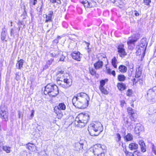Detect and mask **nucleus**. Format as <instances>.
I'll return each instance as SVG.
<instances>
[{"label": "nucleus", "instance_id": "f257e3e1", "mask_svg": "<svg viewBox=\"0 0 156 156\" xmlns=\"http://www.w3.org/2000/svg\"><path fill=\"white\" fill-rule=\"evenodd\" d=\"M90 98L86 94L81 92L78 93L76 96L73 97L72 102L73 105L76 107L80 109H83L86 106H88Z\"/></svg>", "mask_w": 156, "mask_h": 156}, {"label": "nucleus", "instance_id": "f03ea898", "mask_svg": "<svg viewBox=\"0 0 156 156\" xmlns=\"http://www.w3.org/2000/svg\"><path fill=\"white\" fill-rule=\"evenodd\" d=\"M88 130L90 135L97 136L102 131V126L100 122H94L89 126Z\"/></svg>", "mask_w": 156, "mask_h": 156}, {"label": "nucleus", "instance_id": "7ed1b4c3", "mask_svg": "<svg viewBox=\"0 0 156 156\" xmlns=\"http://www.w3.org/2000/svg\"><path fill=\"white\" fill-rule=\"evenodd\" d=\"M89 119V116L88 114L80 113L76 118L75 124L78 127H84L87 124Z\"/></svg>", "mask_w": 156, "mask_h": 156}, {"label": "nucleus", "instance_id": "20e7f679", "mask_svg": "<svg viewBox=\"0 0 156 156\" xmlns=\"http://www.w3.org/2000/svg\"><path fill=\"white\" fill-rule=\"evenodd\" d=\"M148 101L151 104L156 102V87L149 89L145 95Z\"/></svg>", "mask_w": 156, "mask_h": 156}, {"label": "nucleus", "instance_id": "39448f33", "mask_svg": "<svg viewBox=\"0 0 156 156\" xmlns=\"http://www.w3.org/2000/svg\"><path fill=\"white\" fill-rule=\"evenodd\" d=\"M141 43L140 45L137 47V50L136 53L139 55L142 54L144 55L145 54V51L146 49L147 43L146 41V38H143L141 41Z\"/></svg>", "mask_w": 156, "mask_h": 156}, {"label": "nucleus", "instance_id": "423d86ee", "mask_svg": "<svg viewBox=\"0 0 156 156\" xmlns=\"http://www.w3.org/2000/svg\"><path fill=\"white\" fill-rule=\"evenodd\" d=\"M98 58V61L94 64V67L96 69H98L102 68L103 62L102 60H107L106 55H100Z\"/></svg>", "mask_w": 156, "mask_h": 156}, {"label": "nucleus", "instance_id": "0eeeda50", "mask_svg": "<svg viewBox=\"0 0 156 156\" xmlns=\"http://www.w3.org/2000/svg\"><path fill=\"white\" fill-rule=\"evenodd\" d=\"M57 76V81L58 84V82L61 83L64 80L66 77L68 76V74L65 73L63 70L58 71L56 74Z\"/></svg>", "mask_w": 156, "mask_h": 156}, {"label": "nucleus", "instance_id": "6e6552de", "mask_svg": "<svg viewBox=\"0 0 156 156\" xmlns=\"http://www.w3.org/2000/svg\"><path fill=\"white\" fill-rule=\"evenodd\" d=\"M72 80L69 78L68 76L66 77L64 80L63 81L62 83H60L58 82V85L65 89H67L70 87L72 85Z\"/></svg>", "mask_w": 156, "mask_h": 156}, {"label": "nucleus", "instance_id": "1a4fd4ad", "mask_svg": "<svg viewBox=\"0 0 156 156\" xmlns=\"http://www.w3.org/2000/svg\"><path fill=\"white\" fill-rule=\"evenodd\" d=\"M0 117L4 121H7L8 119V112H6L4 108V105H1L0 106Z\"/></svg>", "mask_w": 156, "mask_h": 156}, {"label": "nucleus", "instance_id": "9d476101", "mask_svg": "<svg viewBox=\"0 0 156 156\" xmlns=\"http://www.w3.org/2000/svg\"><path fill=\"white\" fill-rule=\"evenodd\" d=\"M118 51L120 56L123 58L126 55V53L125 51L123 44H120L119 45L117 48Z\"/></svg>", "mask_w": 156, "mask_h": 156}, {"label": "nucleus", "instance_id": "9b49d317", "mask_svg": "<svg viewBox=\"0 0 156 156\" xmlns=\"http://www.w3.org/2000/svg\"><path fill=\"white\" fill-rule=\"evenodd\" d=\"M55 85V84L52 83L48 84L44 87V94L46 95H48L50 96V93L53 87V86Z\"/></svg>", "mask_w": 156, "mask_h": 156}, {"label": "nucleus", "instance_id": "f8f14e48", "mask_svg": "<svg viewBox=\"0 0 156 156\" xmlns=\"http://www.w3.org/2000/svg\"><path fill=\"white\" fill-rule=\"evenodd\" d=\"M50 97L51 98L56 97L59 93V90L58 87L55 85L53 86V87L50 93Z\"/></svg>", "mask_w": 156, "mask_h": 156}, {"label": "nucleus", "instance_id": "ddd939ff", "mask_svg": "<svg viewBox=\"0 0 156 156\" xmlns=\"http://www.w3.org/2000/svg\"><path fill=\"white\" fill-rule=\"evenodd\" d=\"M83 144L77 142L74 145V150L79 151H83Z\"/></svg>", "mask_w": 156, "mask_h": 156}, {"label": "nucleus", "instance_id": "4468645a", "mask_svg": "<svg viewBox=\"0 0 156 156\" xmlns=\"http://www.w3.org/2000/svg\"><path fill=\"white\" fill-rule=\"evenodd\" d=\"M80 53L79 52H73L71 53V56L73 59L78 61L81 59Z\"/></svg>", "mask_w": 156, "mask_h": 156}, {"label": "nucleus", "instance_id": "2eb2a0df", "mask_svg": "<svg viewBox=\"0 0 156 156\" xmlns=\"http://www.w3.org/2000/svg\"><path fill=\"white\" fill-rule=\"evenodd\" d=\"M143 128V127L140 124H136L134 129L135 133L136 134H139L142 131Z\"/></svg>", "mask_w": 156, "mask_h": 156}, {"label": "nucleus", "instance_id": "dca6fc26", "mask_svg": "<svg viewBox=\"0 0 156 156\" xmlns=\"http://www.w3.org/2000/svg\"><path fill=\"white\" fill-rule=\"evenodd\" d=\"M133 109L130 107H129L127 109V111L128 113L131 115L130 116V119L132 121H134L135 122L136 120L135 119V113H134Z\"/></svg>", "mask_w": 156, "mask_h": 156}, {"label": "nucleus", "instance_id": "f3484780", "mask_svg": "<svg viewBox=\"0 0 156 156\" xmlns=\"http://www.w3.org/2000/svg\"><path fill=\"white\" fill-rule=\"evenodd\" d=\"M139 144L140 147L141 151L144 152L146 151V146L144 141L141 140L139 141Z\"/></svg>", "mask_w": 156, "mask_h": 156}, {"label": "nucleus", "instance_id": "a211bd4d", "mask_svg": "<svg viewBox=\"0 0 156 156\" xmlns=\"http://www.w3.org/2000/svg\"><path fill=\"white\" fill-rule=\"evenodd\" d=\"M27 148L31 152L35 151L36 150V147L35 145L30 143H28L27 144Z\"/></svg>", "mask_w": 156, "mask_h": 156}, {"label": "nucleus", "instance_id": "6ab92c4d", "mask_svg": "<svg viewBox=\"0 0 156 156\" xmlns=\"http://www.w3.org/2000/svg\"><path fill=\"white\" fill-rule=\"evenodd\" d=\"M138 144L135 143H131L129 145V148L131 150H136L138 149Z\"/></svg>", "mask_w": 156, "mask_h": 156}, {"label": "nucleus", "instance_id": "aec40b11", "mask_svg": "<svg viewBox=\"0 0 156 156\" xmlns=\"http://www.w3.org/2000/svg\"><path fill=\"white\" fill-rule=\"evenodd\" d=\"M117 87L119 90L120 91H123L126 89L125 84L122 83H117Z\"/></svg>", "mask_w": 156, "mask_h": 156}, {"label": "nucleus", "instance_id": "412c9836", "mask_svg": "<svg viewBox=\"0 0 156 156\" xmlns=\"http://www.w3.org/2000/svg\"><path fill=\"white\" fill-rule=\"evenodd\" d=\"M125 140L126 141H131L133 140V136L130 133H128L124 137Z\"/></svg>", "mask_w": 156, "mask_h": 156}, {"label": "nucleus", "instance_id": "4be33fe9", "mask_svg": "<svg viewBox=\"0 0 156 156\" xmlns=\"http://www.w3.org/2000/svg\"><path fill=\"white\" fill-rule=\"evenodd\" d=\"M24 60L23 59H20L16 64L17 68L19 69H21L23 67V65L24 62Z\"/></svg>", "mask_w": 156, "mask_h": 156}, {"label": "nucleus", "instance_id": "5701e85b", "mask_svg": "<svg viewBox=\"0 0 156 156\" xmlns=\"http://www.w3.org/2000/svg\"><path fill=\"white\" fill-rule=\"evenodd\" d=\"M54 110V112L57 114V116H58L59 117H61L62 116V113L60 109L57 107H55Z\"/></svg>", "mask_w": 156, "mask_h": 156}, {"label": "nucleus", "instance_id": "b1692460", "mask_svg": "<svg viewBox=\"0 0 156 156\" xmlns=\"http://www.w3.org/2000/svg\"><path fill=\"white\" fill-rule=\"evenodd\" d=\"M118 63L117 60L115 57H114L111 60V63L112 66L115 68H116L117 65L116 64Z\"/></svg>", "mask_w": 156, "mask_h": 156}, {"label": "nucleus", "instance_id": "393cba45", "mask_svg": "<svg viewBox=\"0 0 156 156\" xmlns=\"http://www.w3.org/2000/svg\"><path fill=\"white\" fill-rule=\"evenodd\" d=\"M119 71L122 73L126 72L127 70V68L126 66H124L121 65L119 67Z\"/></svg>", "mask_w": 156, "mask_h": 156}, {"label": "nucleus", "instance_id": "a878e982", "mask_svg": "<svg viewBox=\"0 0 156 156\" xmlns=\"http://www.w3.org/2000/svg\"><path fill=\"white\" fill-rule=\"evenodd\" d=\"M61 52V51L58 52V51H56L51 53L50 55L52 57L57 58L59 57V56H60Z\"/></svg>", "mask_w": 156, "mask_h": 156}, {"label": "nucleus", "instance_id": "bb28decb", "mask_svg": "<svg viewBox=\"0 0 156 156\" xmlns=\"http://www.w3.org/2000/svg\"><path fill=\"white\" fill-rule=\"evenodd\" d=\"M82 3L83 4L85 7L89 8L92 7H93V5H92V4L87 1L86 2L85 1H83L82 2Z\"/></svg>", "mask_w": 156, "mask_h": 156}, {"label": "nucleus", "instance_id": "cd10ccee", "mask_svg": "<svg viewBox=\"0 0 156 156\" xmlns=\"http://www.w3.org/2000/svg\"><path fill=\"white\" fill-rule=\"evenodd\" d=\"M4 29H5V27L4 28V29H2V31L1 34V39L2 41H4L5 40L7 33L6 30H4Z\"/></svg>", "mask_w": 156, "mask_h": 156}, {"label": "nucleus", "instance_id": "c85d7f7f", "mask_svg": "<svg viewBox=\"0 0 156 156\" xmlns=\"http://www.w3.org/2000/svg\"><path fill=\"white\" fill-rule=\"evenodd\" d=\"M2 149L7 153H10L11 151V147L6 146H3L2 147Z\"/></svg>", "mask_w": 156, "mask_h": 156}, {"label": "nucleus", "instance_id": "c756f323", "mask_svg": "<svg viewBox=\"0 0 156 156\" xmlns=\"http://www.w3.org/2000/svg\"><path fill=\"white\" fill-rule=\"evenodd\" d=\"M137 38L135 37L134 38H132L131 39H129V41H127V44L129 45L130 44H133L135 42H136L138 40Z\"/></svg>", "mask_w": 156, "mask_h": 156}, {"label": "nucleus", "instance_id": "7c9ffc66", "mask_svg": "<svg viewBox=\"0 0 156 156\" xmlns=\"http://www.w3.org/2000/svg\"><path fill=\"white\" fill-rule=\"evenodd\" d=\"M118 79L119 81H123L126 80V77L123 75L120 74L118 76Z\"/></svg>", "mask_w": 156, "mask_h": 156}, {"label": "nucleus", "instance_id": "2f4dec72", "mask_svg": "<svg viewBox=\"0 0 156 156\" xmlns=\"http://www.w3.org/2000/svg\"><path fill=\"white\" fill-rule=\"evenodd\" d=\"M57 107L60 110H65L66 108V106L64 103H61Z\"/></svg>", "mask_w": 156, "mask_h": 156}, {"label": "nucleus", "instance_id": "473e14b6", "mask_svg": "<svg viewBox=\"0 0 156 156\" xmlns=\"http://www.w3.org/2000/svg\"><path fill=\"white\" fill-rule=\"evenodd\" d=\"M43 16L46 17V20L45 22L46 23H48L49 22H51L52 21V19L51 17L50 16H48L46 14H44Z\"/></svg>", "mask_w": 156, "mask_h": 156}, {"label": "nucleus", "instance_id": "72a5a7b5", "mask_svg": "<svg viewBox=\"0 0 156 156\" xmlns=\"http://www.w3.org/2000/svg\"><path fill=\"white\" fill-rule=\"evenodd\" d=\"M99 89L102 94L105 95H107L108 94V91L105 89L104 87H99Z\"/></svg>", "mask_w": 156, "mask_h": 156}, {"label": "nucleus", "instance_id": "f704fd0d", "mask_svg": "<svg viewBox=\"0 0 156 156\" xmlns=\"http://www.w3.org/2000/svg\"><path fill=\"white\" fill-rule=\"evenodd\" d=\"M60 56H59V57H58L59 58V61H63L65 58V56H64L62 54V52L61 51L60 53Z\"/></svg>", "mask_w": 156, "mask_h": 156}, {"label": "nucleus", "instance_id": "c9c22d12", "mask_svg": "<svg viewBox=\"0 0 156 156\" xmlns=\"http://www.w3.org/2000/svg\"><path fill=\"white\" fill-rule=\"evenodd\" d=\"M152 152L156 155V147L154 144H153L151 147Z\"/></svg>", "mask_w": 156, "mask_h": 156}, {"label": "nucleus", "instance_id": "e433bc0d", "mask_svg": "<svg viewBox=\"0 0 156 156\" xmlns=\"http://www.w3.org/2000/svg\"><path fill=\"white\" fill-rule=\"evenodd\" d=\"M100 84L99 87H104V86L105 83V80H101L100 81Z\"/></svg>", "mask_w": 156, "mask_h": 156}, {"label": "nucleus", "instance_id": "4c0bfd02", "mask_svg": "<svg viewBox=\"0 0 156 156\" xmlns=\"http://www.w3.org/2000/svg\"><path fill=\"white\" fill-rule=\"evenodd\" d=\"M29 1L30 4H32L34 5H35L37 3V0H29Z\"/></svg>", "mask_w": 156, "mask_h": 156}, {"label": "nucleus", "instance_id": "58836bf2", "mask_svg": "<svg viewBox=\"0 0 156 156\" xmlns=\"http://www.w3.org/2000/svg\"><path fill=\"white\" fill-rule=\"evenodd\" d=\"M61 38V37L60 36H58V37L56 39H54L53 41V43L57 44L59 40Z\"/></svg>", "mask_w": 156, "mask_h": 156}, {"label": "nucleus", "instance_id": "ea45409f", "mask_svg": "<svg viewBox=\"0 0 156 156\" xmlns=\"http://www.w3.org/2000/svg\"><path fill=\"white\" fill-rule=\"evenodd\" d=\"M3 140L2 137H0V153L1 151V147L3 145Z\"/></svg>", "mask_w": 156, "mask_h": 156}, {"label": "nucleus", "instance_id": "a19ab883", "mask_svg": "<svg viewBox=\"0 0 156 156\" xmlns=\"http://www.w3.org/2000/svg\"><path fill=\"white\" fill-rule=\"evenodd\" d=\"M90 73L92 75H94L96 74V72L95 70L93 69H90Z\"/></svg>", "mask_w": 156, "mask_h": 156}, {"label": "nucleus", "instance_id": "79ce46f5", "mask_svg": "<svg viewBox=\"0 0 156 156\" xmlns=\"http://www.w3.org/2000/svg\"><path fill=\"white\" fill-rule=\"evenodd\" d=\"M132 93V90L129 89L126 92V95L127 96H130L131 95Z\"/></svg>", "mask_w": 156, "mask_h": 156}, {"label": "nucleus", "instance_id": "37998d69", "mask_svg": "<svg viewBox=\"0 0 156 156\" xmlns=\"http://www.w3.org/2000/svg\"><path fill=\"white\" fill-rule=\"evenodd\" d=\"M151 0H144V2L145 5H150V3L151 2Z\"/></svg>", "mask_w": 156, "mask_h": 156}, {"label": "nucleus", "instance_id": "c03bdc74", "mask_svg": "<svg viewBox=\"0 0 156 156\" xmlns=\"http://www.w3.org/2000/svg\"><path fill=\"white\" fill-rule=\"evenodd\" d=\"M53 60V59L51 58L50 60L47 62L46 64V65L47 66H48V65H50L51 64Z\"/></svg>", "mask_w": 156, "mask_h": 156}, {"label": "nucleus", "instance_id": "a18cd8bd", "mask_svg": "<svg viewBox=\"0 0 156 156\" xmlns=\"http://www.w3.org/2000/svg\"><path fill=\"white\" fill-rule=\"evenodd\" d=\"M53 14V12L52 10L50 11L49 12V13L48 14V16H50V17L52 18V16Z\"/></svg>", "mask_w": 156, "mask_h": 156}, {"label": "nucleus", "instance_id": "49530a36", "mask_svg": "<svg viewBox=\"0 0 156 156\" xmlns=\"http://www.w3.org/2000/svg\"><path fill=\"white\" fill-rule=\"evenodd\" d=\"M116 136L118 139L117 140L118 141H119L121 140V136L120 135L119 133H117L116 134Z\"/></svg>", "mask_w": 156, "mask_h": 156}, {"label": "nucleus", "instance_id": "de8ad7c7", "mask_svg": "<svg viewBox=\"0 0 156 156\" xmlns=\"http://www.w3.org/2000/svg\"><path fill=\"white\" fill-rule=\"evenodd\" d=\"M20 77L18 73H16V77L15 79L17 80H18L19 79Z\"/></svg>", "mask_w": 156, "mask_h": 156}, {"label": "nucleus", "instance_id": "09e8293b", "mask_svg": "<svg viewBox=\"0 0 156 156\" xmlns=\"http://www.w3.org/2000/svg\"><path fill=\"white\" fill-rule=\"evenodd\" d=\"M134 155L132 153L128 152L126 154V156H133Z\"/></svg>", "mask_w": 156, "mask_h": 156}, {"label": "nucleus", "instance_id": "8fccbe9b", "mask_svg": "<svg viewBox=\"0 0 156 156\" xmlns=\"http://www.w3.org/2000/svg\"><path fill=\"white\" fill-rule=\"evenodd\" d=\"M14 29L13 28H11L10 30V34L11 36L14 35Z\"/></svg>", "mask_w": 156, "mask_h": 156}, {"label": "nucleus", "instance_id": "3c124183", "mask_svg": "<svg viewBox=\"0 0 156 156\" xmlns=\"http://www.w3.org/2000/svg\"><path fill=\"white\" fill-rule=\"evenodd\" d=\"M41 3H42V5L41 6V7H40V8H39V10L38 11L39 12H41V13H42V7H43V4L42 1V2H41Z\"/></svg>", "mask_w": 156, "mask_h": 156}, {"label": "nucleus", "instance_id": "603ef678", "mask_svg": "<svg viewBox=\"0 0 156 156\" xmlns=\"http://www.w3.org/2000/svg\"><path fill=\"white\" fill-rule=\"evenodd\" d=\"M125 104V101L124 100H122L121 101L120 105L122 107H123L124 106Z\"/></svg>", "mask_w": 156, "mask_h": 156}, {"label": "nucleus", "instance_id": "864d4df0", "mask_svg": "<svg viewBox=\"0 0 156 156\" xmlns=\"http://www.w3.org/2000/svg\"><path fill=\"white\" fill-rule=\"evenodd\" d=\"M84 42L86 44V45H87L86 49H89V46L90 45V43H89L88 42H86V41H85Z\"/></svg>", "mask_w": 156, "mask_h": 156}, {"label": "nucleus", "instance_id": "5fc2aeb1", "mask_svg": "<svg viewBox=\"0 0 156 156\" xmlns=\"http://www.w3.org/2000/svg\"><path fill=\"white\" fill-rule=\"evenodd\" d=\"M134 15L136 16H138L139 15V13L136 10L134 11Z\"/></svg>", "mask_w": 156, "mask_h": 156}, {"label": "nucleus", "instance_id": "6e6d98bb", "mask_svg": "<svg viewBox=\"0 0 156 156\" xmlns=\"http://www.w3.org/2000/svg\"><path fill=\"white\" fill-rule=\"evenodd\" d=\"M34 110H32L31 111V114L30 115V116L31 117V118H32L34 117Z\"/></svg>", "mask_w": 156, "mask_h": 156}, {"label": "nucleus", "instance_id": "4d7b16f0", "mask_svg": "<svg viewBox=\"0 0 156 156\" xmlns=\"http://www.w3.org/2000/svg\"><path fill=\"white\" fill-rule=\"evenodd\" d=\"M129 129H132L133 128V123H131V124L130 125V126H129Z\"/></svg>", "mask_w": 156, "mask_h": 156}, {"label": "nucleus", "instance_id": "13d9d810", "mask_svg": "<svg viewBox=\"0 0 156 156\" xmlns=\"http://www.w3.org/2000/svg\"><path fill=\"white\" fill-rule=\"evenodd\" d=\"M111 74L113 76H115V71L114 70H113L111 73Z\"/></svg>", "mask_w": 156, "mask_h": 156}, {"label": "nucleus", "instance_id": "bf43d9fd", "mask_svg": "<svg viewBox=\"0 0 156 156\" xmlns=\"http://www.w3.org/2000/svg\"><path fill=\"white\" fill-rule=\"evenodd\" d=\"M57 0H50V1L52 3H54L56 2Z\"/></svg>", "mask_w": 156, "mask_h": 156}, {"label": "nucleus", "instance_id": "052dcab7", "mask_svg": "<svg viewBox=\"0 0 156 156\" xmlns=\"http://www.w3.org/2000/svg\"><path fill=\"white\" fill-rule=\"evenodd\" d=\"M56 3L58 4H60L61 3V1L59 0H57Z\"/></svg>", "mask_w": 156, "mask_h": 156}, {"label": "nucleus", "instance_id": "680f3d73", "mask_svg": "<svg viewBox=\"0 0 156 156\" xmlns=\"http://www.w3.org/2000/svg\"><path fill=\"white\" fill-rule=\"evenodd\" d=\"M20 113V111H18V115H19V118H20V116H21Z\"/></svg>", "mask_w": 156, "mask_h": 156}, {"label": "nucleus", "instance_id": "e2e57ef3", "mask_svg": "<svg viewBox=\"0 0 156 156\" xmlns=\"http://www.w3.org/2000/svg\"><path fill=\"white\" fill-rule=\"evenodd\" d=\"M111 71V70L110 69H109L108 71V73H110V71Z\"/></svg>", "mask_w": 156, "mask_h": 156}, {"label": "nucleus", "instance_id": "0e129e2a", "mask_svg": "<svg viewBox=\"0 0 156 156\" xmlns=\"http://www.w3.org/2000/svg\"><path fill=\"white\" fill-rule=\"evenodd\" d=\"M136 80V79L135 78H134L133 79V82H134V81H135Z\"/></svg>", "mask_w": 156, "mask_h": 156}, {"label": "nucleus", "instance_id": "69168bd1", "mask_svg": "<svg viewBox=\"0 0 156 156\" xmlns=\"http://www.w3.org/2000/svg\"><path fill=\"white\" fill-rule=\"evenodd\" d=\"M20 27H19L18 28V30L19 31L20 30Z\"/></svg>", "mask_w": 156, "mask_h": 156}, {"label": "nucleus", "instance_id": "338daca9", "mask_svg": "<svg viewBox=\"0 0 156 156\" xmlns=\"http://www.w3.org/2000/svg\"><path fill=\"white\" fill-rule=\"evenodd\" d=\"M71 45V44H70L69 45V48L70 47V45Z\"/></svg>", "mask_w": 156, "mask_h": 156}, {"label": "nucleus", "instance_id": "774afa93", "mask_svg": "<svg viewBox=\"0 0 156 156\" xmlns=\"http://www.w3.org/2000/svg\"><path fill=\"white\" fill-rule=\"evenodd\" d=\"M69 39L71 40V37H70L69 36Z\"/></svg>", "mask_w": 156, "mask_h": 156}]
</instances>
